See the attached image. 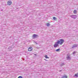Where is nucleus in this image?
Listing matches in <instances>:
<instances>
[{"mask_svg": "<svg viewBox=\"0 0 78 78\" xmlns=\"http://www.w3.org/2000/svg\"><path fill=\"white\" fill-rule=\"evenodd\" d=\"M70 54H68L67 55V57H66V59L68 60H70L71 59V58L70 57Z\"/></svg>", "mask_w": 78, "mask_h": 78, "instance_id": "nucleus-1", "label": "nucleus"}, {"mask_svg": "<svg viewBox=\"0 0 78 78\" xmlns=\"http://www.w3.org/2000/svg\"><path fill=\"white\" fill-rule=\"evenodd\" d=\"M59 41L60 42V45H62L64 42V40L63 39H60L59 40Z\"/></svg>", "mask_w": 78, "mask_h": 78, "instance_id": "nucleus-2", "label": "nucleus"}, {"mask_svg": "<svg viewBox=\"0 0 78 78\" xmlns=\"http://www.w3.org/2000/svg\"><path fill=\"white\" fill-rule=\"evenodd\" d=\"M70 17H72V18H73V19H75L77 17V16L75 15H72L70 16Z\"/></svg>", "mask_w": 78, "mask_h": 78, "instance_id": "nucleus-3", "label": "nucleus"}, {"mask_svg": "<svg viewBox=\"0 0 78 78\" xmlns=\"http://www.w3.org/2000/svg\"><path fill=\"white\" fill-rule=\"evenodd\" d=\"M12 4V2L11 1H9L7 2V5H11Z\"/></svg>", "mask_w": 78, "mask_h": 78, "instance_id": "nucleus-4", "label": "nucleus"}, {"mask_svg": "<svg viewBox=\"0 0 78 78\" xmlns=\"http://www.w3.org/2000/svg\"><path fill=\"white\" fill-rule=\"evenodd\" d=\"M28 50L29 51H32L33 50V48L31 47H29L28 48Z\"/></svg>", "mask_w": 78, "mask_h": 78, "instance_id": "nucleus-5", "label": "nucleus"}, {"mask_svg": "<svg viewBox=\"0 0 78 78\" xmlns=\"http://www.w3.org/2000/svg\"><path fill=\"white\" fill-rule=\"evenodd\" d=\"M78 47V45L76 44H75L72 46V48H76Z\"/></svg>", "mask_w": 78, "mask_h": 78, "instance_id": "nucleus-6", "label": "nucleus"}, {"mask_svg": "<svg viewBox=\"0 0 78 78\" xmlns=\"http://www.w3.org/2000/svg\"><path fill=\"white\" fill-rule=\"evenodd\" d=\"M54 46L55 48H56V47H59V45H58V44L55 43V44H54Z\"/></svg>", "mask_w": 78, "mask_h": 78, "instance_id": "nucleus-7", "label": "nucleus"}, {"mask_svg": "<svg viewBox=\"0 0 78 78\" xmlns=\"http://www.w3.org/2000/svg\"><path fill=\"white\" fill-rule=\"evenodd\" d=\"M33 37H39L38 35L36 34H34L33 35Z\"/></svg>", "mask_w": 78, "mask_h": 78, "instance_id": "nucleus-8", "label": "nucleus"}, {"mask_svg": "<svg viewBox=\"0 0 78 78\" xmlns=\"http://www.w3.org/2000/svg\"><path fill=\"white\" fill-rule=\"evenodd\" d=\"M62 78H67V75H65L63 76H62Z\"/></svg>", "mask_w": 78, "mask_h": 78, "instance_id": "nucleus-9", "label": "nucleus"}, {"mask_svg": "<svg viewBox=\"0 0 78 78\" xmlns=\"http://www.w3.org/2000/svg\"><path fill=\"white\" fill-rule=\"evenodd\" d=\"M60 40L59 41V40H57V42H55L56 44H60Z\"/></svg>", "mask_w": 78, "mask_h": 78, "instance_id": "nucleus-10", "label": "nucleus"}, {"mask_svg": "<svg viewBox=\"0 0 78 78\" xmlns=\"http://www.w3.org/2000/svg\"><path fill=\"white\" fill-rule=\"evenodd\" d=\"M8 50L9 51H11V50H12V48L11 47H10L9 48Z\"/></svg>", "mask_w": 78, "mask_h": 78, "instance_id": "nucleus-11", "label": "nucleus"}, {"mask_svg": "<svg viewBox=\"0 0 78 78\" xmlns=\"http://www.w3.org/2000/svg\"><path fill=\"white\" fill-rule=\"evenodd\" d=\"M74 76L76 77H78V73H77V74H75Z\"/></svg>", "mask_w": 78, "mask_h": 78, "instance_id": "nucleus-12", "label": "nucleus"}, {"mask_svg": "<svg viewBox=\"0 0 78 78\" xmlns=\"http://www.w3.org/2000/svg\"><path fill=\"white\" fill-rule=\"evenodd\" d=\"M64 65H65V63H62L60 65V66H61H61H64Z\"/></svg>", "mask_w": 78, "mask_h": 78, "instance_id": "nucleus-13", "label": "nucleus"}, {"mask_svg": "<svg viewBox=\"0 0 78 78\" xmlns=\"http://www.w3.org/2000/svg\"><path fill=\"white\" fill-rule=\"evenodd\" d=\"M55 51H60V49L58 48V49H56V50H55Z\"/></svg>", "mask_w": 78, "mask_h": 78, "instance_id": "nucleus-14", "label": "nucleus"}, {"mask_svg": "<svg viewBox=\"0 0 78 78\" xmlns=\"http://www.w3.org/2000/svg\"><path fill=\"white\" fill-rule=\"evenodd\" d=\"M74 14H76V10H74L73 11Z\"/></svg>", "mask_w": 78, "mask_h": 78, "instance_id": "nucleus-15", "label": "nucleus"}, {"mask_svg": "<svg viewBox=\"0 0 78 78\" xmlns=\"http://www.w3.org/2000/svg\"><path fill=\"white\" fill-rule=\"evenodd\" d=\"M50 23H48L47 24V27H49L50 26Z\"/></svg>", "mask_w": 78, "mask_h": 78, "instance_id": "nucleus-16", "label": "nucleus"}, {"mask_svg": "<svg viewBox=\"0 0 78 78\" xmlns=\"http://www.w3.org/2000/svg\"><path fill=\"white\" fill-rule=\"evenodd\" d=\"M44 57L45 58H46V59H47V58H49V57H47V55H45Z\"/></svg>", "mask_w": 78, "mask_h": 78, "instance_id": "nucleus-17", "label": "nucleus"}, {"mask_svg": "<svg viewBox=\"0 0 78 78\" xmlns=\"http://www.w3.org/2000/svg\"><path fill=\"white\" fill-rule=\"evenodd\" d=\"M18 78H22V76H19Z\"/></svg>", "mask_w": 78, "mask_h": 78, "instance_id": "nucleus-18", "label": "nucleus"}, {"mask_svg": "<svg viewBox=\"0 0 78 78\" xmlns=\"http://www.w3.org/2000/svg\"><path fill=\"white\" fill-rule=\"evenodd\" d=\"M75 51H74L73 53V55H75Z\"/></svg>", "mask_w": 78, "mask_h": 78, "instance_id": "nucleus-19", "label": "nucleus"}, {"mask_svg": "<svg viewBox=\"0 0 78 78\" xmlns=\"http://www.w3.org/2000/svg\"><path fill=\"white\" fill-rule=\"evenodd\" d=\"M53 19H54V20H55L56 19V18L55 17H53Z\"/></svg>", "mask_w": 78, "mask_h": 78, "instance_id": "nucleus-20", "label": "nucleus"}, {"mask_svg": "<svg viewBox=\"0 0 78 78\" xmlns=\"http://www.w3.org/2000/svg\"><path fill=\"white\" fill-rule=\"evenodd\" d=\"M44 59L46 61H48V60H47L46 59Z\"/></svg>", "mask_w": 78, "mask_h": 78, "instance_id": "nucleus-21", "label": "nucleus"}, {"mask_svg": "<svg viewBox=\"0 0 78 78\" xmlns=\"http://www.w3.org/2000/svg\"><path fill=\"white\" fill-rule=\"evenodd\" d=\"M34 55L35 56H36V54H34Z\"/></svg>", "mask_w": 78, "mask_h": 78, "instance_id": "nucleus-22", "label": "nucleus"}, {"mask_svg": "<svg viewBox=\"0 0 78 78\" xmlns=\"http://www.w3.org/2000/svg\"><path fill=\"white\" fill-rule=\"evenodd\" d=\"M61 71H62V70H60V72H61Z\"/></svg>", "mask_w": 78, "mask_h": 78, "instance_id": "nucleus-23", "label": "nucleus"}, {"mask_svg": "<svg viewBox=\"0 0 78 78\" xmlns=\"http://www.w3.org/2000/svg\"><path fill=\"white\" fill-rule=\"evenodd\" d=\"M35 43L36 44H37V43H36V42Z\"/></svg>", "mask_w": 78, "mask_h": 78, "instance_id": "nucleus-24", "label": "nucleus"}]
</instances>
